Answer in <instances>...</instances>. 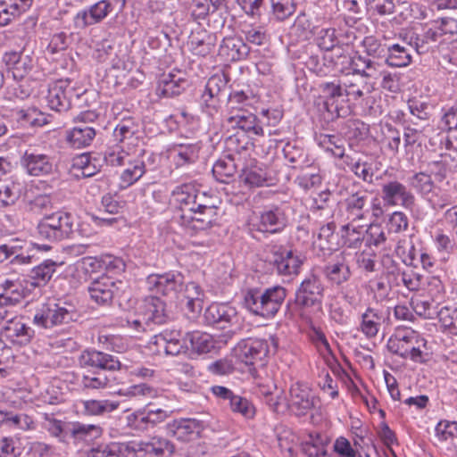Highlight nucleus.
<instances>
[{
	"instance_id": "47",
	"label": "nucleus",
	"mask_w": 457,
	"mask_h": 457,
	"mask_svg": "<svg viewBox=\"0 0 457 457\" xmlns=\"http://www.w3.org/2000/svg\"><path fill=\"white\" fill-rule=\"evenodd\" d=\"M325 275L331 283L340 285L349 279L351 272L345 258L341 256L337 258L336 262L326 266Z\"/></svg>"
},
{
	"instance_id": "45",
	"label": "nucleus",
	"mask_w": 457,
	"mask_h": 457,
	"mask_svg": "<svg viewBox=\"0 0 457 457\" xmlns=\"http://www.w3.org/2000/svg\"><path fill=\"white\" fill-rule=\"evenodd\" d=\"M344 162L356 177L364 182H372L374 172L370 162L352 155H346Z\"/></svg>"
},
{
	"instance_id": "58",
	"label": "nucleus",
	"mask_w": 457,
	"mask_h": 457,
	"mask_svg": "<svg viewBox=\"0 0 457 457\" xmlns=\"http://www.w3.org/2000/svg\"><path fill=\"white\" fill-rule=\"evenodd\" d=\"M383 141L386 149L394 155L398 154L402 138L400 131L389 123H386L382 129Z\"/></svg>"
},
{
	"instance_id": "18",
	"label": "nucleus",
	"mask_w": 457,
	"mask_h": 457,
	"mask_svg": "<svg viewBox=\"0 0 457 457\" xmlns=\"http://www.w3.org/2000/svg\"><path fill=\"white\" fill-rule=\"evenodd\" d=\"M204 428V422L196 419H176L166 424L167 434L183 443L197 439Z\"/></svg>"
},
{
	"instance_id": "25",
	"label": "nucleus",
	"mask_w": 457,
	"mask_h": 457,
	"mask_svg": "<svg viewBox=\"0 0 457 457\" xmlns=\"http://www.w3.org/2000/svg\"><path fill=\"white\" fill-rule=\"evenodd\" d=\"M118 289L116 282L108 276L94 280L88 287L91 299L97 304H109Z\"/></svg>"
},
{
	"instance_id": "7",
	"label": "nucleus",
	"mask_w": 457,
	"mask_h": 457,
	"mask_svg": "<svg viewBox=\"0 0 457 457\" xmlns=\"http://www.w3.org/2000/svg\"><path fill=\"white\" fill-rule=\"evenodd\" d=\"M172 411L149 403L126 417L127 426L136 431L152 429L170 417Z\"/></svg>"
},
{
	"instance_id": "29",
	"label": "nucleus",
	"mask_w": 457,
	"mask_h": 457,
	"mask_svg": "<svg viewBox=\"0 0 457 457\" xmlns=\"http://www.w3.org/2000/svg\"><path fill=\"white\" fill-rule=\"evenodd\" d=\"M335 55L337 56V61L333 64L332 71L335 72H344L348 65L349 70L353 71V75L354 76H361L367 67V62L370 61L369 57L361 54H355L351 57L345 54L343 48L337 49Z\"/></svg>"
},
{
	"instance_id": "22",
	"label": "nucleus",
	"mask_w": 457,
	"mask_h": 457,
	"mask_svg": "<svg viewBox=\"0 0 457 457\" xmlns=\"http://www.w3.org/2000/svg\"><path fill=\"white\" fill-rule=\"evenodd\" d=\"M173 196L179 204L181 214L191 213L199 203L206 201L204 193L199 192L192 184H183L173 190Z\"/></svg>"
},
{
	"instance_id": "52",
	"label": "nucleus",
	"mask_w": 457,
	"mask_h": 457,
	"mask_svg": "<svg viewBox=\"0 0 457 457\" xmlns=\"http://www.w3.org/2000/svg\"><path fill=\"white\" fill-rule=\"evenodd\" d=\"M355 222L347 221L346 224L342 226V237L344 243L348 247L356 248L358 247L364 237V225H355Z\"/></svg>"
},
{
	"instance_id": "2",
	"label": "nucleus",
	"mask_w": 457,
	"mask_h": 457,
	"mask_svg": "<svg viewBox=\"0 0 457 457\" xmlns=\"http://www.w3.org/2000/svg\"><path fill=\"white\" fill-rule=\"evenodd\" d=\"M388 350L403 359L414 362L426 361V339L417 331L410 328H398L387 341Z\"/></svg>"
},
{
	"instance_id": "55",
	"label": "nucleus",
	"mask_w": 457,
	"mask_h": 457,
	"mask_svg": "<svg viewBox=\"0 0 457 457\" xmlns=\"http://www.w3.org/2000/svg\"><path fill=\"white\" fill-rule=\"evenodd\" d=\"M236 171V164L230 157L218 160L212 167L214 178L221 183H228Z\"/></svg>"
},
{
	"instance_id": "64",
	"label": "nucleus",
	"mask_w": 457,
	"mask_h": 457,
	"mask_svg": "<svg viewBox=\"0 0 457 457\" xmlns=\"http://www.w3.org/2000/svg\"><path fill=\"white\" fill-rule=\"evenodd\" d=\"M21 452L19 439L12 436L0 437V457H19Z\"/></svg>"
},
{
	"instance_id": "35",
	"label": "nucleus",
	"mask_w": 457,
	"mask_h": 457,
	"mask_svg": "<svg viewBox=\"0 0 457 457\" xmlns=\"http://www.w3.org/2000/svg\"><path fill=\"white\" fill-rule=\"evenodd\" d=\"M32 2L33 0H0V26H6L25 12Z\"/></svg>"
},
{
	"instance_id": "44",
	"label": "nucleus",
	"mask_w": 457,
	"mask_h": 457,
	"mask_svg": "<svg viewBox=\"0 0 457 457\" xmlns=\"http://www.w3.org/2000/svg\"><path fill=\"white\" fill-rule=\"evenodd\" d=\"M295 181L303 190L317 187L322 182L320 169L314 164L303 167Z\"/></svg>"
},
{
	"instance_id": "17",
	"label": "nucleus",
	"mask_w": 457,
	"mask_h": 457,
	"mask_svg": "<svg viewBox=\"0 0 457 457\" xmlns=\"http://www.w3.org/2000/svg\"><path fill=\"white\" fill-rule=\"evenodd\" d=\"M316 403V396L311 387L303 382L292 384L289 389V409L295 415L306 414Z\"/></svg>"
},
{
	"instance_id": "19",
	"label": "nucleus",
	"mask_w": 457,
	"mask_h": 457,
	"mask_svg": "<svg viewBox=\"0 0 457 457\" xmlns=\"http://www.w3.org/2000/svg\"><path fill=\"white\" fill-rule=\"evenodd\" d=\"M4 320H6V324L3 328L1 335L6 341L18 346H24L31 342L35 331L21 319H15L13 313Z\"/></svg>"
},
{
	"instance_id": "60",
	"label": "nucleus",
	"mask_w": 457,
	"mask_h": 457,
	"mask_svg": "<svg viewBox=\"0 0 457 457\" xmlns=\"http://www.w3.org/2000/svg\"><path fill=\"white\" fill-rule=\"evenodd\" d=\"M395 253L405 265H415L417 250L411 240L400 239L395 247Z\"/></svg>"
},
{
	"instance_id": "63",
	"label": "nucleus",
	"mask_w": 457,
	"mask_h": 457,
	"mask_svg": "<svg viewBox=\"0 0 457 457\" xmlns=\"http://www.w3.org/2000/svg\"><path fill=\"white\" fill-rule=\"evenodd\" d=\"M435 436L440 442L453 440L457 437V421L440 420L435 428Z\"/></svg>"
},
{
	"instance_id": "10",
	"label": "nucleus",
	"mask_w": 457,
	"mask_h": 457,
	"mask_svg": "<svg viewBox=\"0 0 457 457\" xmlns=\"http://www.w3.org/2000/svg\"><path fill=\"white\" fill-rule=\"evenodd\" d=\"M324 287L320 278L314 274L307 276L295 292V305L303 310L320 311L323 299Z\"/></svg>"
},
{
	"instance_id": "39",
	"label": "nucleus",
	"mask_w": 457,
	"mask_h": 457,
	"mask_svg": "<svg viewBox=\"0 0 457 457\" xmlns=\"http://www.w3.org/2000/svg\"><path fill=\"white\" fill-rule=\"evenodd\" d=\"M219 54L227 60L235 61L246 56L248 49L240 38L228 37L222 40L220 46Z\"/></svg>"
},
{
	"instance_id": "43",
	"label": "nucleus",
	"mask_w": 457,
	"mask_h": 457,
	"mask_svg": "<svg viewBox=\"0 0 457 457\" xmlns=\"http://www.w3.org/2000/svg\"><path fill=\"white\" fill-rule=\"evenodd\" d=\"M187 80L174 74L164 75L159 81L157 92L160 96L172 97L179 95L185 88Z\"/></svg>"
},
{
	"instance_id": "53",
	"label": "nucleus",
	"mask_w": 457,
	"mask_h": 457,
	"mask_svg": "<svg viewBox=\"0 0 457 457\" xmlns=\"http://www.w3.org/2000/svg\"><path fill=\"white\" fill-rule=\"evenodd\" d=\"M57 263L52 260H46L31 270L32 284L36 287L46 285L55 272Z\"/></svg>"
},
{
	"instance_id": "26",
	"label": "nucleus",
	"mask_w": 457,
	"mask_h": 457,
	"mask_svg": "<svg viewBox=\"0 0 457 457\" xmlns=\"http://www.w3.org/2000/svg\"><path fill=\"white\" fill-rule=\"evenodd\" d=\"M113 137L117 144L134 149L140 137L139 125L132 118L122 119L116 125Z\"/></svg>"
},
{
	"instance_id": "57",
	"label": "nucleus",
	"mask_w": 457,
	"mask_h": 457,
	"mask_svg": "<svg viewBox=\"0 0 457 457\" xmlns=\"http://www.w3.org/2000/svg\"><path fill=\"white\" fill-rule=\"evenodd\" d=\"M273 387V391H262V394L266 398L267 404L273 411L283 412L289 409L288 400L283 389H278L276 386Z\"/></svg>"
},
{
	"instance_id": "1",
	"label": "nucleus",
	"mask_w": 457,
	"mask_h": 457,
	"mask_svg": "<svg viewBox=\"0 0 457 457\" xmlns=\"http://www.w3.org/2000/svg\"><path fill=\"white\" fill-rule=\"evenodd\" d=\"M287 296V290L275 286L265 290L249 288L244 293V305L253 314L265 319L273 318Z\"/></svg>"
},
{
	"instance_id": "49",
	"label": "nucleus",
	"mask_w": 457,
	"mask_h": 457,
	"mask_svg": "<svg viewBox=\"0 0 457 457\" xmlns=\"http://www.w3.org/2000/svg\"><path fill=\"white\" fill-rule=\"evenodd\" d=\"M386 62L392 67H405L411 62V55L405 46L393 44L387 46Z\"/></svg>"
},
{
	"instance_id": "9",
	"label": "nucleus",
	"mask_w": 457,
	"mask_h": 457,
	"mask_svg": "<svg viewBox=\"0 0 457 457\" xmlns=\"http://www.w3.org/2000/svg\"><path fill=\"white\" fill-rule=\"evenodd\" d=\"M73 307L63 306L56 303L43 304L34 315L33 324L42 328H52L67 324L74 320Z\"/></svg>"
},
{
	"instance_id": "30",
	"label": "nucleus",
	"mask_w": 457,
	"mask_h": 457,
	"mask_svg": "<svg viewBox=\"0 0 457 457\" xmlns=\"http://www.w3.org/2000/svg\"><path fill=\"white\" fill-rule=\"evenodd\" d=\"M127 168L121 172L120 179V186L127 188L137 182L145 173V163L141 154H134L131 159L127 162Z\"/></svg>"
},
{
	"instance_id": "33",
	"label": "nucleus",
	"mask_w": 457,
	"mask_h": 457,
	"mask_svg": "<svg viewBox=\"0 0 457 457\" xmlns=\"http://www.w3.org/2000/svg\"><path fill=\"white\" fill-rule=\"evenodd\" d=\"M137 446L138 450L155 457L170 456L175 450L174 445L162 436H154L146 441L140 442Z\"/></svg>"
},
{
	"instance_id": "51",
	"label": "nucleus",
	"mask_w": 457,
	"mask_h": 457,
	"mask_svg": "<svg viewBox=\"0 0 457 457\" xmlns=\"http://www.w3.org/2000/svg\"><path fill=\"white\" fill-rule=\"evenodd\" d=\"M345 96L348 101H357L363 96L366 84L357 76H345L341 79Z\"/></svg>"
},
{
	"instance_id": "3",
	"label": "nucleus",
	"mask_w": 457,
	"mask_h": 457,
	"mask_svg": "<svg viewBox=\"0 0 457 457\" xmlns=\"http://www.w3.org/2000/svg\"><path fill=\"white\" fill-rule=\"evenodd\" d=\"M342 216L345 221L357 222L378 220L385 212L381 200L370 198L365 192H357L345 199Z\"/></svg>"
},
{
	"instance_id": "54",
	"label": "nucleus",
	"mask_w": 457,
	"mask_h": 457,
	"mask_svg": "<svg viewBox=\"0 0 457 457\" xmlns=\"http://www.w3.org/2000/svg\"><path fill=\"white\" fill-rule=\"evenodd\" d=\"M438 320L444 333L457 336V308H441L438 311Z\"/></svg>"
},
{
	"instance_id": "32",
	"label": "nucleus",
	"mask_w": 457,
	"mask_h": 457,
	"mask_svg": "<svg viewBox=\"0 0 457 457\" xmlns=\"http://www.w3.org/2000/svg\"><path fill=\"white\" fill-rule=\"evenodd\" d=\"M317 44L320 49L326 51L323 59L325 61V63L328 64V66L332 69L333 64L337 61V56L335 55L336 51L337 49L340 48L339 46H337L338 40L336 36V29H321L317 37Z\"/></svg>"
},
{
	"instance_id": "11",
	"label": "nucleus",
	"mask_w": 457,
	"mask_h": 457,
	"mask_svg": "<svg viewBox=\"0 0 457 457\" xmlns=\"http://www.w3.org/2000/svg\"><path fill=\"white\" fill-rule=\"evenodd\" d=\"M127 0H100L87 9L79 12L74 22L78 28L96 24L114 11H121Z\"/></svg>"
},
{
	"instance_id": "24",
	"label": "nucleus",
	"mask_w": 457,
	"mask_h": 457,
	"mask_svg": "<svg viewBox=\"0 0 457 457\" xmlns=\"http://www.w3.org/2000/svg\"><path fill=\"white\" fill-rule=\"evenodd\" d=\"M151 344L157 346V351L160 353L163 350L167 355H178L189 350V346L186 342V336L183 339L180 338L179 332H162L154 336L152 338Z\"/></svg>"
},
{
	"instance_id": "34",
	"label": "nucleus",
	"mask_w": 457,
	"mask_h": 457,
	"mask_svg": "<svg viewBox=\"0 0 457 457\" xmlns=\"http://www.w3.org/2000/svg\"><path fill=\"white\" fill-rule=\"evenodd\" d=\"M23 189V182L16 177L0 181V208L15 204Z\"/></svg>"
},
{
	"instance_id": "23",
	"label": "nucleus",
	"mask_w": 457,
	"mask_h": 457,
	"mask_svg": "<svg viewBox=\"0 0 457 457\" xmlns=\"http://www.w3.org/2000/svg\"><path fill=\"white\" fill-rule=\"evenodd\" d=\"M3 62L12 71L13 79L21 80L33 69L34 60L31 55L24 54L22 50L7 51L3 55Z\"/></svg>"
},
{
	"instance_id": "50",
	"label": "nucleus",
	"mask_w": 457,
	"mask_h": 457,
	"mask_svg": "<svg viewBox=\"0 0 457 457\" xmlns=\"http://www.w3.org/2000/svg\"><path fill=\"white\" fill-rule=\"evenodd\" d=\"M83 412L87 415L99 416L112 412L118 409L119 403L110 400H86L81 401Z\"/></svg>"
},
{
	"instance_id": "46",
	"label": "nucleus",
	"mask_w": 457,
	"mask_h": 457,
	"mask_svg": "<svg viewBox=\"0 0 457 457\" xmlns=\"http://www.w3.org/2000/svg\"><path fill=\"white\" fill-rule=\"evenodd\" d=\"M318 145L337 158L345 159V139L337 135L320 134L316 137Z\"/></svg>"
},
{
	"instance_id": "31",
	"label": "nucleus",
	"mask_w": 457,
	"mask_h": 457,
	"mask_svg": "<svg viewBox=\"0 0 457 457\" xmlns=\"http://www.w3.org/2000/svg\"><path fill=\"white\" fill-rule=\"evenodd\" d=\"M228 124L233 129H240L245 132H253L254 135H263V129L256 122V117L253 113L241 110L237 112H231L227 119Z\"/></svg>"
},
{
	"instance_id": "36",
	"label": "nucleus",
	"mask_w": 457,
	"mask_h": 457,
	"mask_svg": "<svg viewBox=\"0 0 457 457\" xmlns=\"http://www.w3.org/2000/svg\"><path fill=\"white\" fill-rule=\"evenodd\" d=\"M359 330L368 338L375 337L380 328L382 316L378 310L370 306L360 315Z\"/></svg>"
},
{
	"instance_id": "4",
	"label": "nucleus",
	"mask_w": 457,
	"mask_h": 457,
	"mask_svg": "<svg viewBox=\"0 0 457 457\" xmlns=\"http://www.w3.org/2000/svg\"><path fill=\"white\" fill-rule=\"evenodd\" d=\"M287 208L285 205L272 204L254 212L248 219L250 231L274 235L281 233L288 225Z\"/></svg>"
},
{
	"instance_id": "13",
	"label": "nucleus",
	"mask_w": 457,
	"mask_h": 457,
	"mask_svg": "<svg viewBox=\"0 0 457 457\" xmlns=\"http://www.w3.org/2000/svg\"><path fill=\"white\" fill-rule=\"evenodd\" d=\"M381 199L389 207L402 206L406 210H412L415 206L414 194L398 180H389L382 184Z\"/></svg>"
},
{
	"instance_id": "20",
	"label": "nucleus",
	"mask_w": 457,
	"mask_h": 457,
	"mask_svg": "<svg viewBox=\"0 0 457 457\" xmlns=\"http://www.w3.org/2000/svg\"><path fill=\"white\" fill-rule=\"evenodd\" d=\"M267 353V343L262 339L242 340L234 349L235 357L246 365H252L255 361L262 360Z\"/></svg>"
},
{
	"instance_id": "6",
	"label": "nucleus",
	"mask_w": 457,
	"mask_h": 457,
	"mask_svg": "<svg viewBox=\"0 0 457 457\" xmlns=\"http://www.w3.org/2000/svg\"><path fill=\"white\" fill-rule=\"evenodd\" d=\"M218 218V208L206 201L199 203L198 207L191 213L180 214L179 223L184 228L185 233L193 236L201 230H205L213 226Z\"/></svg>"
},
{
	"instance_id": "15",
	"label": "nucleus",
	"mask_w": 457,
	"mask_h": 457,
	"mask_svg": "<svg viewBox=\"0 0 457 457\" xmlns=\"http://www.w3.org/2000/svg\"><path fill=\"white\" fill-rule=\"evenodd\" d=\"M145 284L147 289L154 293L175 295L184 287V277L178 271L151 274L146 278Z\"/></svg>"
},
{
	"instance_id": "37",
	"label": "nucleus",
	"mask_w": 457,
	"mask_h": 457,
	"mask_svg": "<svg viewBox=\"0 0 457 457\" xmlns=\"http://www.w3.org/2000/svg\"><path fill=\"white\" fill-rule=\"evenodd\" d=\"M199 144H180L170 149V156L177 167L195 162L199 157Z\"/></svg>"
},
{
	"instance_id": "16",
	"label": "nucleus",
	"mask_w": 457,
	"mask_h": 457,
	"mask_svg": "<svg viewBox=\"0 0 457 457\" xmlns=\"http://www.w3.org/2000/svg\"><path fill=\"white\" fill-rule=\"evenodd\" d=\"M74 88L70 79H59L49 84L46 99L50 109L62 112L71 107Z\"/></svg>"
},
{
	"instance_id": "8",
	"label": "nucleus",
	"mask_w": 457,
	"mask_h": 457,
	"mask_svg": "<svg viewBox=\"0 0 457 457\" xmlns=\"http://www.w3.org/2000/svg\"><path fill=\"white\" fill-rule=\"evenodd\" d=\"M204 322L220 329L229 328L236 333L241 329L240 316L235 307L228 303H212L204 311Z\"/></svg>"
},
{
	"instance_id": "48",
	"label": "nucleus",
	"mask_w": 457,
	"mask_h": 457,
	"mask_svg": "<svg viewBox=\"0 0 457 457\" xmlns=\"http://www.w3.org/2000/svg\"><path fill=\"white\" fill-rule=\"evenodd\" d=\"M186 342L189 346V350L197 353H209L213 348L212 336L201 331L187 333Z\"/></svg>"
},
{
	"instance_id": "38",
	"label": "nucleus",
	"mask_w": 457,
	"mask_h": 457,
	"mask_svg": "<svg viewBox=\"0 0 457 457\" xmlns=\"http://www.w3.org/2000/svg\"><path fill=\"white\" fill-rule=\"evenodd\" d=\"M96 137L94 128L79 125L66 131V141L73 148L88 146Z\"/></svg>"
},
{
	"instance_id": "28",
	"label": "nucleus",
	"mask_w": 457,
	"mask_h": 457,
	"mask_svg": "<svg viewBox=\"0 0 457 457\" xmlns=\"http://www.w3.org/2000/svg\"><path fill=\"white\" fill-rule=\"evenodd\" d=\"M137 309L150 324H162L166 321L165 303L157 296L145 297Z\"/></svg>"
},
{
	"instance_id": "42",
	"label": "nucleus",
	"mask_w": 457,
	"mask_h": 457,
	"mask_svg": "<svg viewBox=\"0 0 457 457\" xmlns=\"http://www.w3.org/2000/svg\"><path fill=\"white\" fill-rule=\"evenodd\" d=\"M240 180L252 187H268L272 184L266 171L258 166H249L243 169Z\"/></svg>"
},
{
	"instance_id": "40",
	"label": "nucleus",
	"mask_w": 457,
	"mask_h": 457,
	"mask_svg": "<svg viewBox=\"0 0 457 457\" xmlns=\"http://www.w3.org/2000/svg\"><path fill=\"white\" fill-rule=\"evenodd\" d=\"M137 150L132 147L116 144L109 146L104 154V161L112 167L124 166L131 157L136 154Z\"/></svg>"
},
{
	"instance_id": "62",
	"label": "nucleus",
	"mask_w": 457,
	"mask_h": 457,
	"mask_svg": "<svg viewBox=\"0 0 457 457\" xmlns=\"http://www.w3.org/2000/svg\"><path fill=\"white\" fill-rule=\"evenodd\" d=\"M409 228V219L407 215L401 212H393L387 219L386 228L388 233L400 234L406 231Z\"/></svg>"
},
{
	"instance_id": "14",
	"label": "nucleus",
	"mask_w": 457,
	"mask_h": 457,
	"mask_svg": "<svg viewBox=\"0 0 457 457\" xmlns=\"http://www.w3.org/2000/svg\"><path fill=\"white\" fill-rule=\"evenodd\" d=\"M21 167L29 176L41 177L53 173L54 159L48 154L39 153L33 147H29L21 157Z\"/></svg>"
},
{
	"instance_id": "59",
	"label": "nucleus",
	"mask_w": 457,
	"mask_h": 457,
	"mask_svg": "<svg viewBox=\"0 0 457 457\" xmlns=\"http://www.w3.org/2000/svg\"><path fill=\"white\" fill-rule=\"evenodd\" d=\"M436 300H426L420 297H413L411 305L415 313L424 319H433L436 314L438 315L435 302Z\"/></svg>"
},
{
	"instance_id": "41",
	"label": "nucleus",
	"mask_w": 457,
	"mask_h": 457,
	"mask_svg": "<svg viewBox=\"0 0 457 457\" xmlns=\"http://www.w3.org/2000/svg\"><path fill=\"white\" fill-rule=\"evenodd\" d=\"M188 45L190 50L197 55L205 56L209 54L215 46V36L206 31L193 33Z\"/></svg>"
},
{
	"instance_id": "61",
	"label": "nucleus",
	"mask_w": 457,
	"mask_h": 457,
	"mask_svg": "<svg viewBox=\"0 0 457 457\" xmlns=\"http://www.w3.org/2000/svg\"><path fill=\"white\" fill-rule=\"evenodd\" d=\"M303 450L309 457H329L325 448V442L320 435L313 436L310 435V438L303 445Z\"/></svg>"
},
{
	"instance_id": "56",
	"label": "nucleus",
	"mask_w": 457,
	"mask_h": 457,
	"mask_svg": "<svg viewBox=\"0 0 457 457\" xmlns=\"http://www.w3.org/2000/svg\"><path fill=\"white\" fill-rule=\"evenodd\" d=\"M110 384L111 380L103 372H89L84 374L80 380V386L86 391L105 389Z\"/></svg>"
},
{
	"instance_id": "27",
	"label": "nucleus",
	"mask_w": 457,
	"mask_h": 457,
	"mask_svg": "<svg viewBox=\"0 0 457 457\" xmlns=\"http://www.w3.org/2000/svg\"><path fill=\"white\" fill-rule=\"evenodd\" d=\"M79 362L82 366L108 370H117L120 367V362L112 355L96 350L84 351L79 357Z\"/></svg>"
},
{
	"instance_id": "12",
	"label": "nucleus",
	"mask_w": 457,
	"mask_h": 457,
	"mask_svg": "<svg viewBox=\"0 0 457 457\" xmlns=\"http://www.w3.org/2000/svg\"><path fill=\"white\" fill-rule=\"evenodd\" d=\"M26 295V289L20 276L0 277V307L6 311V318L12 316V308Z\"/></svg>"
},
{
	"instance_id": "21",
	"label": "nucleus",
	"mask_w": 457,
	"mask_h": 457,
	"mask_svg": "<svg viewBox=\"0 0 457 457\" xmlns=\"http://www.w3.org/2000/svg\"><path fill=\"white\" fill-rule=\"evenodd\" d=\"M270 262L278 273L282 276L297 275L300 272L302 260L292 250L282 246L274 247Z\"/></svg>"
},
{
	"instance_id": "5",
	"label": "nucleus",
	"mask_w": 457,
	"mask_h": 457,
	"mask_svg": "<svg viewBox=\"0 0 457 457\" xmlns=\"http://www.w3.org/2000/svg\"><path fill=\"white\" fill-rule=\"evenodd\" d=\"M75 220L66 212H55L45 216L37 225L38 235L49 241H62L73 233Z\"/></svg>"
}]
</instances>
